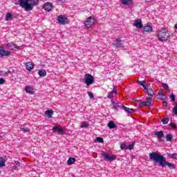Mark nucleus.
<instances>
[{
  "mask_svg": "<svg viewBox=\"0 0 177 177\" xmlns=\"http://www.w3.org/2000/svg\"><path fill=\"white\" fill-rule=\"evenodd\" d=\"M149 158L156 164L157 162H159V165L162 168H164V167L167 165L170 169H175V165H174V163L167 162L165 157L161 154H158L157 152L149 153Z\"/></svg>",
  "mask_w": 177,
  "mask_h": 177,
  "instance_id": "1",
  "label": "nucleus"
},
{
  "mask_svg": "<svg viewBox=\"0 0 177 177\" xmlns=\"http://www.w3.org/2000/svg\"><path fill=\"white\" fill-rule=\"evenodd\" d=\"M32 1L34 0H18L17 5H19L26 12H30L34 9V5H35V1Z\"/></svg>",
  "mask_w": 177,
  "mask_h": 177,
  "instance_id": "2",
  "label": "nucleus"
},
{
  "mask_svg": "<svg viewBox=\"0 0 177 177\" xmlns=\"http://www.w3.org/2000/svg\"><path fill=\"white\" fill-rule=\"evenodd\" d=\"M157 37L159 41H160L161 42H164L169 39V37H171V35L169 34V32H168L167 29L162 28L158 30Z\"/></svg>",
  "mask_w": 177,
  "mask_h": 177,
  "instance_id": "3",
  "label": "nucleus"
},
{
  "mask_svg": "<svg viewBox=\"0 0 177 177\" xmlns=\"http://www.w3.org/2000/svg\"><path fill=\"white\" fill-rule=\"evenodd\" d=\"M95 82V79L91 74H86L84 77V83L87 86H91Z\"/></svg>",
  "mask_w": 177,
  "mask_h": 177,
  "instance_id": "4",
  "label": "nucleus"
},
{
  "mask_svg": "<svg viewBox=\"0 0 177 177\" xmlns=\"http://www.w3.org/2000/svg\"><path fill=\"white\" fill-rule=\"evenodd\" d=\"M144 90L146 91V93L149 96H154L155 92L151 84H147L146 88H144Z\"/></svg>",
  "mask_w": 177,
  "mask_h": 177,
  "instance_id": "5",
  "label": "nucleus"
},
{
  "mask_svg": "<svg viewBox=\"0 0 177 177\" xmlns=\"http://www.w3.org/2000/svg\"><path fill=\"white\" fill-rule=\"evenodd\" d=\"M57 21L59 23V24L66 25L68 24V19L64 15H59L57 17Z\"/></svg>",
  "mask_w": 177,
  "mask_h": 177,
  "instance_id": "6",
  "label": "nucleus"
},
{
  "mask_svg": "<svg viewBox=\"0 0 177 177\" xmlns=\"http://www.w3.org/2000/svg\"><path fill=\"white\" fill-rule=\"evenodd\" d=\"M10 56V51L5 50V48L0 46V57Z\"/></svg>",
  "mask_w": 177,
  "mask_h": 177,
  "instance_id": "7",
  "label": "nucleus"
},
{
  "mask_svg": "<svg viewBox=\"0 0 177 177\" xmlns=\"http://www.w3.org/2000/svg\"><path fill=\"white\" fill-rule=\"evenodd\" d=\"M53 131L55 133H58V135H63L66 132V130L59 128V126L53 127Z\"/></svg>",
  "mask_w": 177,
  "mask_h": 177,
  "instance_id": "8",
  "label": "nucleus"
},
{
  "mask_svg": "<svg viewBox=\"0 0 177 177\" xmlns=\"http://www.w3.org/2000/svg\"><path fill=\"white\" fill-rule=\"evenodd\" d=\"M102 156L104 157V160L105 161H114V160L117 158L115 156H110L109 155V153H102Z\"/></svg>",
  "mask_w": 177,
  "mask_h": 177,
  "instance_id": "9",
  "label": "nucleus"
},
{
  "mask_svg": "<svg viewBox=\"0 0 177 177\" xmlns=\"http://www.w3.org/2000/svg\"><path fill=\"white\" fill-rule=\"evenodd\" d=\"M93 23H95V19H93V17H89L88 18H87L84 24L86 27L89 28L93 26Z\"/></svg>",
  "mask_w": 177,
  "mask_h": 177,
  "instance_id": "10",
  "label": "nucleus"
},
{
  "mask_svg": "<svg viewBox=\"0 0 177 177\" xmlns=\"http://www.w3.org/2000/svg\"><path fill=\"white\" fill-rule=\"evenodd\" d=\"M6 46H7V48H8V49H10L11 50H16V49H20V46H17L14 43H8L7 44H6Z\"/></svg>",
  "mask_w": 177,
  "mask_h": 177,
  "instance_id": "11",
  "label": "nucleus"
},
{
  "mask_svg": "<svg viewBox=\"0 0 177 177\" xmlns=\"http://www.w3.org/2000/svg\"><path fill=\"white\" fill-rule=\"evenodd\" d=\"M133 25L134 26V27H136L139 30L143 28V24H142V19L134 20V23Z\"/></svg>",
  "mask_w": 177,
  "mask_h": 177,
  "instance_id": "12",
  "label": "nucleus"
},
{
  "mask_svg": "<svg viewBox=\"0 0 177 177\" xmlns=\"http://www.w3.org/2000/svg\"><path fill=\"white\" fill-rule=\"evenodd\" d=\"M151 97H148L145 102H142L139 104V107H142V106H151Z\"/></svg>",
  "mask_w": 177,
  "mask_h": 177,
  "instance_id": "13",
  "label": "nucleus"
},
{
  "mask_svg": "<svg viewBox=\"0 0 177 177\" xmlns=\"http://www.w3.org/2000/svg\"><path fill=\"white\" fill-rule=\"evenodd\" d=\"M113 45L117 48H122L124 46L122 40L120 39H116L115 41H113Z\"/></svg>",
  "mask_w": 177,
  "mask_h": 177,
  "instance_id": "14",
  "label": "nucleus"
},
{
  "mask_svg": "<svg viewBox=\"0 0 177 177\" xmlns=\"http://www.w3.org/2000/svg\"><path fill=\"white\" fill-rule=\"evenodd\" d=\"M25 91L26 93H30V95L34 94V92H35V88L31 86H25Z\"/></svg>",
  "mask_w": 177,
  "mask_h": 177,
  "instance_id": "15",
  "label": "nucleus"
},
{
  "mask_svg": "<svg viewBox=\"0 0 177 177\" xmlns=\"http://www.w3.org/2000/svg\"><path fill=\"white\" fill-rule=\"evenodd\" d=\"M155 136H156L157 139H158L159 142H161V139L164 138V131H156L154 133Z\"/></svg>",
  "mask_w": 177,
  "mask_h": 177,
  "instance_id": "16",
  "label": "nucleus"
},
{
  "mask_svg": "<svg viewBox=\"0 0 177 177\" xmlns=\"http://www.w3.org/2000/svg\"><path fill=\"white\" fill-rule=\"evenodd\" d=\"M44 9H45L47 12H50L52 9H53V6L51 3L47 2L44 5Z\"/></svg>",
  "mask_w": 177,
  "mask_h": 177,
  "instance_id": "17",
  "label": "nucleus"
},
{
  "mask_svg": "<svg viewBox=\"0 0 177 177\" xmlns=\"http://www.w3.org/2000/svg\"><path fill=\"white\" fill-rule=\"evenodd\" d=\"M25 66L28 71H31V70H34V64H32V62L25 63Z\"/></svg>",
  "mask_w": 177,
  "mask_h": 177,
  "instance_id": "18",
  "label": "nucleus"
},
{
  "mask_svg": "<svg viewBox=\"0 0 177 177\" xmlns=\"http://www.w3.org/2000/svg\"><path fill=\"white\" fill-rule=\"evenodd\" d=\"M144 31L145 32H153V26L150 25H146L144 26Z\"/></svg>",
  "mask_w": 177,
  "mask_h": 177,
  "instance_id": "19",
  "label": "nucleus"
},
{
  "mask_svg": "<svg viewBox=\"0 0 177 177\" xmlns=\"http://www.w3.org/2000/svg\"><path fill=\"white\" fill-rule=\"evenodd\" d=\"M122 109L123 110H124V111H126V113H128L129 114H132V113H135V109H129L125 106H122Z\"/></svg>",
  "mask_w": 177,
  "mask_h": 177,
  "instance_id": "20",
  "label": "nucleus"
},
{
  "mask_svg": "<svg viewBox=\"0 0 177 177\" xmlns=\"http://www.w3.org/2000/svg\"><path fill=\"white\" fill-rule=\"evenodd\" d=\"M112 104L113 106V109H115L116 111H118L120 110V107H121V103L112 102Z\"/></svg>",
  "mask_w": 177,
  "mask_h": 177,
  "instance_id": "21",
  "label": "nucleus"
},
{
  "mask_svg": "<svg viewBox=\"0 0 177 177\" xmlns=\"http://www.w3.org/2000/svg\"><path fill=\"white\" fill-rule=\"evenodd\" d=\"M108 127L110 128V129H114V128H117V125L114 121H110L108 123Z\"/></svg>",
  "mask_w": 177,
  "mask_h": 177,
  "instance_id": "22",
  "label": "nucleus"
},
{
  "mask_svg": "<svg viewBox=\"0 0 177 177\" xmlns=\"http://www.w3.org/2000/svg\"><path fill=\"white\" fill-rule=\"evenodd\" d=\"M138 84L139 85H141L143 89H146V87L147 86V84H146V80H144V81L138 80Z\"/></svg>",
  "mask_w": 177,
  "mask_h": 177,
  "instance_id": "23",
  "label": "nucleus"
},
{
  "mask_svg": "<svg viewBox=\"0 0 177 177\" xmlns=\"http://www.w3.org/2000/svg\"><path fill=\"white\" fill-rule=\"evenodd\" d=\"M45 115L48 118H51L52 115H53V111L52 110H47L45 111Z\"/></svg>",
  "mask_w": 177,
  "mask_h": 177,
  "instance_id": "24",
  "label": "nucleus"
},
{
  "mask_svg": "<svg viewBox=\"0 0 177 177\" xmlns=\"http://www.w3.org/2000/svg\"><path fill=\"white\" fill-rule=\"evenodd\" d=\"M38 75H39V77H46V71L39 70L38 71Z\"/></svg>",
  "mask_w": 177,
  "mask_h": 177,
  "instance_id": "25",
  "label": "nucleus"
},
{
  "mask_svg": "<svg viewBox=\"0 0 177 177\" xmlns=\"http://www.w3.org/2000/svg\"><path fill=\"white\" fill-rule=\"evenodd\" d=\"M88 127H89V122L88 121L82 122L80 125L81 128H88Z\"/></svg>",
  "mask_w": 177,
  "mask_h": 177,
  "instance_id": "26",
  "label": "nucleus"
},
{
  "mask_svg": "<svg viewBox=\"0 0 177 177\" xmlns=\"http://www.w3.org/2000/svg\"><path fill=\"white\" fill-rule=\"evenodd\" d=\"M75 162V158H69L67 164L68 165H73Z\"/></svg>",
  "mask_w": 177,
  "mask_h": 177,
  "instance_id": "27",
  "label": "nucleus"
},
{
  "mask_svg": "<svg viewBox=\"0 0 177 177\" xmlns=\"http://www.w3.org/2000/svg\"><path fill=\"white\" fill-rule=\"evenodd\" d=\"M12 17H13V15H12L10 12H8L6 15V21H9V20H12Z\"/></svg>",
  "mask_w": 177,
  "mask_h": 177,
  "instance_id": "28",
  "label": "nucleus"
},
{
  "mask_svg": "<svg viewBox=\"0 0 177 177\" xmlns=\"http://www.w3.org/2000/svg\"><path fill=\"white\" fill-rule=\"evenodd\" d=\"M121 3H122V5H131V3H132V0H121Z\"/></svg>",
  "mask_w": 177,
  "mask_h": 177,
  "instance_id": "29",
  "label": "nucleus"
},
{
  "mask_svg": "<svg viewBox=\"0 0 177 177\" xmlns=\"http://www.w3.org/2000/svg\"><path fill=\"white\" fill-rule=\"evenodd\" d=\"M133 147H135V142H131V144L127 145V150H133Z\"/></svg>",
  "mask_w": 177,
  "mask_h": 177,
  "instance_id": "30",
  "label": "nucleus"
},
{
  "mask_svg": "<svg viewBox=\"0 0 177 177\" xmlns=\"http://www.w3.org/2000/svg\"><path fill=\"white\" fill-rule=\"evenodd\" d=\"M169 158L177 160V153H170L168 155Z\"/></svg>",
  "mask_w": 177,
  "mask_h": 177,
  "instance_id": "31",
  "label": "nucleus"
},
{
  "mask_svg": "<svg viewBox=\"0 0 177 177\" xmlns=\"http://www.w3.org/2000/svg\"><path fill=\"white\" fill-rule=\"evenodd\" d=\"M158 99L164 100L165 99V95L164 93L160 92L158 95Z\"/></svg>",
  "mask_w": 177,
  "mask_h": 177,
  "instance_id": "32",
  "label": "nucleus"
},
{
  "mask_svg": "<svg viewBox=\"0 0 177 177\" xmlns=\"http://www.w3.org/2000/svg\"><path fill=\"white\" fill-rule=\"evenodd\" d=\"M172 139H173L172 135H171V134H167L166 135V140H167V142H172Z\"/></svg>",
  "mask_w": 177,
  "mask_h": 177,
  "instance_id": "33",
  "label": "nucleus"
},
{
  "mask_svg": "<svg viewBox=\"0 0 177 177\" xmlns=\"http://www.w3.org/2000/svg\"><path fill=\"white\" fill-rule=\"evenodd\" d=\"M115 95V94H114V93H112L111 91H110L107 94V97H108V99H113Z\"/></svg>",
  "mask_w": 177,
  "mask_h": 177,
  "instance_id": "34",
  "label": "nucleus"
},
{
  "mask_svg": "<svg viewBox=\"0 0 177 177\" xmlns=\"http://www.w3.org/2000/svg\"><path fill=\"white\" fill-rule=\"evenodd\" d=\"M127 144L122 143L120 145V149L121 150H127Z\"/></svg>",
  "mask_w": 177,
  "mask_h": 177,
  "instance_id": "35",
  "label": "nucleus"
},
{
  "mask_svg": "<svg viewBox=\"0 0 177 177\" xmlns=\"http://www.w3.org/2000/svg\"><path fill=\"white\" fill-rule=\"evenodd\" d=\"M19 129H20V131H21L22 132H24V133L30 132V129H28V128L20 127Z\"/></svg>",
  "mask_w": 177,
  "mask_h": 177,
  "instance_id": "36",
  "label": "nucleus"
},
{
  "mask_svg": "<svg viewBox=\"0 0 177 177\" xmlns=\"http://www.w3.org/2000/svg\"><path fill=\"white\" fill-rule=\"evenodd\" d=\"M0 167H5V160L3 158H0Z\"/></svg>",
  "mask_w": 177,
  "mask_h": 177,
  "instance_id": "37",
  "label": "nucleus"
},
{
  "mask_svg": "<svg viewBox=\"0 0 177 177\" xmlns=\"http://www.w3.org/2000/svg\"><path fill=\"white\" fill-rule=\"evenodd\" d=\"M173 113L174 115H177V103L176 104L175 106L173 108Z\"/></svg>",
  "mask_w": 177,
  "mask_h": 177,
  "instance_id": "38",
  "label": "nucleus"
},
{
  "mask_svg": "<svg viewBox=\"0 0 177 177\" xmlns=\"http://www.w3.org/2000/svg\"><path fill=\"white\" fill-rule=\"evenodd\" d=\"M87 94L88 95L90 99H93L94 96H93V93L91 91H88Z\"/></svg>",
  "mask_w": 177,
  "mask_h": 177,
  "instance_id": "39",
  "label": "nucleus"
},
{
  "mask_svg": "<svg viewBox=\"0 0 177 177\" xmlns=\"http://www.w3.org/2000/svg\"><path fill=\"white\" fill-rule=\"evenodd\" d=\"M169 119H168L167 118H164L162 120V124H167L168 122H169Z\"/></svg>",
  "mask_w": 177,
  "mask_h": 177,
  "instance_id": "40",
  "label": "nucleus"
},
{
  "mask_svg": "<svg viewBox=\"0 0 177 177\" xmlns=\"http://www.w3.org/2000/svg\"><path fill=\"white\" fill-rule=\"evenodd\" d=\"M97 142H98L99 143H103V138L100 137H97Z\"/></svg>",
  "mask_w": 177,
  "mask_h": 177,
  "instance_id": "41",
  "label": "nucleus"
},
{
  "mask_svg": "<svg viewBox=\"0 0 177 177\" xmlns=\"http://www.w3.org/2000/svg\"><path fill=\"white\" fill-rule=\"evenodd\" d=\"M20 167V162L19 161H15V169H17Z\"/></svg>",
  "mask_w": 177,
  "mask_h": 177,
  "instance_id": "42",
  "label": "nucleus"
},
{
  "mask_svg": "<svg viewBox=\"0 0 177 177\" xmlns=\"http://www.w3.org/2000/svg\"><path fill=\"white\" fill-rule=\"evenodd\" d=\"M111 92H112L114 95H117V87H114L112 91Z\"/></svg>",
  "mask_w": 177,
  "mask_h": 177,
  "instance_id": "43",
  "label": "nucleus"
},
{
  "mask_svg": "<svg viewBox=\"0 0 177 177\" xmlns=\"http://www.w3.org/2000/svg\"><path fill=\"white\" fill-rule=\"evenodd\" d=\"M163 88H164V89H165V91H169L168 84H163Z\"/></svg>",
  "mask_w": 177,
  "mask_h": 177,
  "instance_id": "44",
  "label": "nucleus"
},
{
  "mask_svg": "<svg viewBox=\"0 0 177 177\" xmlns=\"http://www.w3.org/2000/svg\"><path fill=\"white\" fill-rule=\"evenodd\" d=\"M5 84V80L3 78H0V85Z\"/></svg>",
  "mask_w": 177,
  "mask_h": 177,
  "instance_id": "45",
  "label": "nucleus"
},
{
  "mask_svg": "<svg viewBox=\"0 0 177 177\" xmlns=\"http://www.w3.org/2000/svg\"><path fill=\"white\" fill-rule=\"evenodd\" d=\"M170 99L172 100V102H175V95H170Z\"/></svg>",
  "mask_w": 177,
  "mask_h": 177,
  "instance_id": "46",
  "label": "nucleus"
},
{
  "mask_svg": "<svg viewBox=\"0 0 177 177\" xmlns=\"http://www.w3.org/2000/svg\"><path fill=\"white\" fill-rule=\"evenodd\" d=\"M163 106L164 107H167V106H168V103H167V102H163Z\"/></svg>",
  "mask_w": 177,
  "mask_h": 177,
  "instance_id": "47",
  "label": "nucleus"
},
{
  "mask_svg": "<svg viewBox=\"0 0 177 177\" xmlns=\"http://www.w3.org/2000/svg\"><path fill=\"white\" fill-rule=\"evenodd\" d=\"M171 127L174 129L176 128V125L174 124V123L171 124Z\"/></svg>",
  "mask_w": 177,
  "mask_h": 177,
  "instance_id": "48",
  "label": "nucleus"
},
{
  "mask_svg": "<svg viewBox=\"0 0 177 177\" xmlns=\"http://www.w3.org/2000/svg\"><path fill=\"white\" fill-rule=\"evenodd\" d=\"M175 28L177 30V24H175Z\"/></svg>",
  "mask_w": 177,
  "mask_h": 177,
  "instance_id": "49",
  "label": "nucleus"
}]
</instances>
